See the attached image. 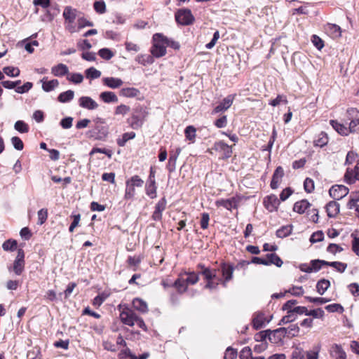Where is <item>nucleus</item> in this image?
Masks as SVG:
<instances>
[{"mask_svg": "<svg viewBox=\"0 0 359 359\" xmlns=\"http://www.w3.org/2000/svg\"><path fill=\"white\" fill-rule=\"evenodd\" d=\"M133 308L142 313H147L148 311V306L146 302L140 298H135L132 302Z\"/></svg>", "mask_w": 359, "mask_h": 359, "instance_id": "393cba45", "label": "nucleus"}, {"mask_svg": "<svg viewBox=\"0 0 359 359\" xmlns=\"http://www.w3.org/2000/svg\"><path fill=\"white\" fill-rule=\"evenodd\" d=\"M325 208L329 217H335L339 212L340 205L335 201H332L326 205Z\"/></svg>", "mask_w": 359, "mask_h": 359, "instance_id": "a211bd4d", "label": "nucleus"}, {"mask_svg": "<svg viewBox=\"0 0 359 359\" xmlns=\"http://www.w3.org/2000/svg\"><path fill=\"white\" fill-rule=\"evenodd\" d=\"M184 133L187 139L194 141L196 137V128L192 126H187L185 128Z\"/></svg>", "mask_w": 359, "mask_h": 359, "instance_id": "864d4df0", "label": "nucleus"}, {"mask_svg": "<svg viewBox=\"0 0 359 359\" xmlns=\"http://www.w3.org/2000/svg\"><path fill=\"white\" fill-rule=\"evenodd\" d=\"M175 20L182 25H189L193 23L194 18L189 9H180L175 13Z\"/></svg>", "mask_w": 359, "mask_h": 359, "instance_id": "20e7f679", "label": "nucleus"}, {"mask_svg": "<svg viewBox=\"0 0 359 359\" xmlns=\"http://www.w3.org/2000/svg\"><path fill=\"white\" fill-rule=\"evenodd\" d=\"M330 266L334 268L338 272L343 273L347 268V264L340 262H331Z\"/></svg>", "mask_w": 359, "mask_h": 359, "instance_id": "680f3d73", "label": "nucleus"}, {"mask_svg": "<svg viewBox=\"0 0 359 359\" xmlns=\"http://www.w3.org/2000/svg\"><path fill=\"white\" fill-rule=\"evenodd\" d=\"M11 143L13 145L14 148L18 151H21L24 148V144L21 139L17 136L13 137L11 138Z\"/></svg>", "mask_w": 359, "mask_h": 359, "instance_id": "052dcab7", "label": "nucleus"}, {"mask_svg": "<svg viewBox=\"0 0 359 359\" xmlns=\"http://www.w3.org/2000/svg\"><path fill=\"white\" fill-rule=\"evenodd\" d=\"M51 73L55 76H63L69 73V69L67 65L60 63L51 68Z\"/></svg>", "mask_w": 359, "mask_h": 359, "instance_id": "412c9836", "label": "nucleus"}, {"mask_svg": "<svg viewBox=\"0 0 359 359\" xmlns=\"http://www.w3.org/2000/svg\"><path fill=\"white\" fill-rule=\"evenodd\" d=\"M77 10L71 6H66L64 9L62 16L65 22H74L76 18Z\"/></svg>", "mask_w": 359, "mask_h": 359, "instance_id": "f3484780", "label": "nucleus"}, {"mask_svg": "<svg viewBox=\"0 0 359 359\" xmlns=\"http://www.w3.org/2000/svg\"><path fill=\"white\" fill-rule=\"evenodd\" d=\"M285 327H280L273 331L269 332V340L273 344H279L283 341L285 335Z\"/></svg>", "mask_w": 359, "mask_h": 359, "instance_id": "0eeeda50", "label": "nucleus"}, {"mask_svg": "<svg viewBox=\"0 0 359 359\" xmlns=\"http://www.w3.org/2000/svg\"><path fill=\"white\" fill-rule=\"evenodd\" d=\"M164 39L163 34H154L153 45L151 48V53L154 57H161L166 54V44Z\"/></svg>", "mask_w": 359, "mask_h": 359, "instance_id": "f03ea898", "label": "nucleus"}, {"mask_svg": "<svg viewBox=\"0 0 359 359\" xmlns=\"http://www.w3.org/2000/svg\"><path fill=\"white\" fill-rule=\"evenodd\" d=\"M103 83L112 89L118 88L123 83L121 79L115 77H106L102 79Z\"/></svg>", "mask_w": 359, "mask_h": 359, "instance_id": "6ab92c4d", "label": "nucleus"}, {"mask_svg": "<svg viewBox=\"0 0 359 359\" xmlns=\"http://www.w3.org/2000/svg\"><path fill=\"white\" fill-rule=\"evenodd\" d=\"M14 128L20 133H25L29 131V127L27 123L23 121H17L15 123Z\"/></svg>", "mask_w": 359, "mask_h": 359, "instance_id": "09e8293b", "label": "nucleus"}, {"mask_svg": "<svg viewBox=\"0 0 359 359\" xmlns=\"http://www.w3.org/2000/svg\"><path fill=\"white\" fill-rule=\"evenodd\" d=\"M137 314L132 310L122 311L120 314L121 322L128 326H133L135 324Z\"/></svg>", "mask_w": 359, "mask_h": 359, "instance_id": "9d476101", "label": "nucleus"}, {"mask_svg": "<svg viewBox=\"0 0 359 359\" xmlns=\"http://www.w3.org/2000/svg\"><path fill=\"white\" fill-rule=\"evenodd\" d=\"M345 181L348 184H353L355 180H359V162L356 163L354 169L348 168L344 175Z\"/></svg>", "mask_w": 359, "mask_h": 359, "instance_id": "1a4fd4ad", "label": "nucleus"}, {"mask_svg": "<svg viewBox=\"0 0 359 359\" xmlns=\"http://www.w3.org/2000/svg\"><path fill=\"white\" fill-rule=\"evenodd\" d=\"M323 239H324L323 232L322 231H318L313 233V234L311 236L310 242L312 243H315L317 242L322 241Z\"/></svg>", "mask_w": 359, "mask_h": 359, "instance_id": "bf43d9fd", "label": "nucleus"}, {"mask_svg": "<svg viewBox=\"0 0 359 359\" xmlns=\"http://www.w3.org/2000/svg\"><path fill=\"white\" fill-rule=\"evenodd\" d=\"M292 230L291 225L283 226L276 231V236L278 238H285L292 233Z\"/></svg>", "mask_w": 359, "mask_h": 359, "instance_id": "e433bc0d", "label": "nucleus"}, {"mask_svg": "<svg viewBox=\"0 0 359 359\" xmlns=\"http://www.w3.org/2000/svg\"><path fill=\"white\" fill-rule=\"evenodd\" d=\"M135 60L142 65L152 64L154 62L153 57L150 55H139L137 56Z\"/></svg>", "mask_w": 359, "mask_h": 359, "instance_id": "c9c22d12", "label": "nucleus"}, {"mask_svg": "<svg viewBox=\"0 0 359 359\" xmlns=\"http://www.w3.org/2000/svg\"><path fill=\"white\" fill-rule=\"evenodd\" d=\"M217 205L222 206L226 210H231L232 208H236L237 201L235 198H231L226 200L218 201H217Z\"/></svg>", "mask_w": 359, "mask_h": 359, "instance_id": "cd10ccee", "label": "nucleus"}, {"mask_svg": "<svg viewBox=\"0 0 359 359\" xmlns=\"http://www.w3.org/2000/svg\"><path fill=\"white\" fill-rule=\"evenodd\" d=\"M311 206L307 200H302L294 204L293 210L299 214H303Z\"/></svg>", "mask_w": 359, "mask_h": 359, "instance_id": "a878e982", "label": "nucleus"}, {"mask_svg": "<svg viewBox=\"0 0 359 359\" xmlns=\"http://www.w3.org/2000/svg\"><path fill=\"white\" fill-rule=\"evenodd\" d=\"M330 125L338 133L341 135H348L350 133L348 128L339 123L337 121L331 120Z\"/></svg>", "mask_w": 359, "mask_h": 359, "instance_id": "bb28decb", "label": "nucleus"}, {"mask_svg": "<svg viewBox=\"0 0 359 359\" xmlns=\"http://www.w3.org/2000/svg\"><path fill=\"white\" fill-rule=\"evenodd\" d=\"M265 208L270 212L276 210L280 205V200L274 194L267 196L264 199Z\"/></svg>", "mask_w": 359, "mask_h": 359, "instance_id": "ddd939ff", "label": "nucleus"}, {"mask_svg": "<svg viewBox=\"0 0 359 359\" xmlns=\"http://www.w3.org/2000/svg\"><path fill=\"white\" fill-rule=\"evenodd\" d=\"M86 76L88 79H95L101 76V72L95 67H90L85 71Z\"/></svg>", "mask_w": 359, "mask_h": 359, "instance_id": "58836bf2", "label": "nucleus"}, {"mask_svg": "<svg viewBox=\"0 0 359 359\" xmlns=\"http://www.w3.org/2000/svg\"><path fill=\"white\" fill-rule=\"evenodd\" d=\"M241 359H249L252 357V350L249 346L244 347L240 352Z\"/></svg>", "mask_w": 359, "mask_h": 359, "instance_id": "338daca9", "label": "nucleus"}, {"mask_svg": "<svg viewBox=\"0 0 359 359\" xmlns=\"http://www.w3.org/2000/svg\"><path fill=\"white\" fill-rule=\"evenodd\" d=\"M33 86L32 82H26L22 86H18L15 88V92L20 94L25 93L28 92Z\"/></svg>", "mask_w": 359, "mask_h": 359, "instance_id": "4d7b16f0", "label": "nucleus"}, {"mask_svg": "<svg viewBox=\"0 0 359 359\" xmlns=\"http://www.w3.org/2000/svg\"><path fill=\"white\" fill-rule=\"evenodd\" d=\"M348 119L351 121L348 130L350 133L356 130L357 126L359 125V111L355 108H351L347 110Z\"/></svg>", "mask_w": 359, "mask_h": 359, "instance_id": "423d86ee", "label": "nucleus"}, {"mask_svg": "<svg viewBox=\"0 0 359 359\" xmlns=\"http://www.w3.org/2000/svg\"><path fill=\"white\" fill-rule=\"evenodd\" d=\"M38 222L37 224L42 225L44 224L48 218V210L47 209L42 208L37 212Z\"/></svg>", "mask_w": 359, "mask_h": 359, "instance_id": "49530a36", "label": "nucleus"}, {"mask_svg": "<svg viewBox=\"0 0 359 359\" xmlns=\"http://www.w3.org/2000/svg\"><path fill=\"white\" fill-rule=\"evenodd\" d=\"M198 267L201 269V273L204 276L205 279L207 280H211L217 278V271L211 270L209 268L205 267L202 264H198Z\"/></svg>", "mask_w": 359, "mask_h": 359, "instance_id": "5701e85b", "label": "nucleus"}, {"mask_svg": "<svg viewBox=\"0 0 359 359\" xmlns=\"http://www.w3.org/2000/svg\"><path fill=\"white\" fill-rule=\"evenodd\" d=\"M126 182L135 187H142L144 184V181L138 175L131 177Z\"/></svg>", "mask_w": 359, "mask_h": 359, "instance_id": "c03bdc74", "label": "nucleus"}, {"mask_svg": "<svg viewBox=\"0 0 359 359\" xmlns=\"http://www.w3.org/2000/svg\"><path fill=\"white\" fill-rule=\"evenodd\" d=\"M17 241L13 239L6 241L3 245L2 248L5 251H14L17 248Z\"/></svg>", "mask_w": 359, "mask_h": 359, "instance_id": "a19ab883", "label": "nucleus"}, {"mask_svg": "<svg viewBox=\"0 0 359 359\" xmlns=\"http://www.w3.org/2000/svg\"><path fill=\"white\" fill-rule=\"evenodd\" d=\"M74 97V92L72 90H68L65 92L61 93L57 97V100L60 102L65 103L72 100Z\"/></svg>", "mask_w": 359, "mask_h": 359, "instance_id": "473e14b6", "label": "nucleus"}, {"mask_svg": "<svg viewBox=\"0 0 359 359\" xmlns=\"http://www.w3.org/2000/svg\"><path fill=\"white\" fill-rule=\"evenodd\" d=\"M351 236L353 238L352 241V250L359 256V237L353 233L351 234Z\"/></svg>", "mask_w": 359, "mask_h": 359, "instance_id": "774afa93", "label": "nucleus"}, {"mask_svg": "<svg viewBox=\"0 0 359 359\" xmlns=\"http://www.w3.org/2000/svg\"><path fill=\"white\" fill-rule=\"evenodd\" d=\"M234 100L233 95H229L224 98L220 103L216 106L213 110L214 113H219L228 109L232 104Z\"/></svg>", "mask_w": 359, "mask_h": 359, "instance_id": "9b49d317", "label": "nucleus"}, {"mask_svg": "<svg viewBox=\"0 0 359 359\" xmlns=\"http://www.w3.org/2000/svg\"><path fill=\"white\" fill-rule=\"evenodd\" d=\"M109 297V294L102 292L93 299V304L95 306H100Z\"/></svg>", "mask_w": 359, "mask_h": 359, "instance_id": "13d9d810", "label": "nucleus"}, {"mask_svg": "<svg viewBox=\"0 0 359 359\" xmlns=\"http://www.w3.org/2000/svg\"><path fill=\"white\" fill-rule=\"evenodd\" d=\"M280 103H284V104L287 103L286 96H285L283 95H278L275 99L271 100L269 102V104L273 107H276L278 104H280Z\"/></svg>", "mask_w": 359, "mask_h": 359, "instance_id": "603ef678", "label": "nucleus"}, {"mask_svg": "<svg viewBox=\"0 0 359 359\" xmlns=\"http://www.w3.org/2000/svg\"><path fill=\"white\" fill-rule=\"evenodd\" d=\"M296 319L295 315L292 313V310L287 312V315L283 316L280 320L278 325L287 324L292 322Z\"/></svg>", "mask_w": 359, "mask_h": 359, "instance_id": "6e6d98bb", "label": "nucleus"}, {"mask_svg": "<svg viewBox=\"0 0 359 359\" xmlns=\"http://www.w3.org/2000/svg\"><path fill=\"white\" fill-rule=\"evenodd\" d=\"M79 106L88 110H93L98 107L97 103L90 97L82 96L79 100Z\"/></svg>", "mask_w": 359, "mask_h": 359, "instance_id": "2eb2a0df", "label": "nucleus"}, {"mask_svg": "<svg viewBox=\"0 0 359 359\" xmlns=\"http://www.w3.org/2000/svg\"><path fill=\"white\" fill-rule=\"evenodd\" d=\"M135 137V133L134 132L125 133L121 138L117 140V144L119 147H124L128 140H133Z\"/></svg>", "mask_w": 359, "mask_h": 359, "instance_id": "f704fd0d", "label": "nucleus"}, {"mask_svg": "<svg viewBox=\"0 0 359 359\" xmlns=\"http://www.w3.org/2000/svg\"><path fill=\"white\" fill-rule=\"evenodd\" d=\"M25 252L22 249L18 250V254L12 266L8 268L9 271H13L15 275L20 276L25 269Z\"/></svg>", "mask_w": 359, "mask_h": 359, "instance_id": "7ed1b4c3", "label": "nucleus"}, {"mask_svg": "<svg viewBox=\"0 0 359 359\" xmlns=\"http://www.w3.org/2000/svg\"><path fill=\"white\" fill-rule=\"evenodd\" d=\"M100 98L105 103H116L118 101L116 95L111 91H104L100 94Z\"/></svg>", "mask_w": 359, "mask_h": 359, "instance_id": "aec40b11", "label": "nucleus"}, {"mask_svg": "<svg viewBox=\"0 0 359 359\" xmlns=\"http://www.w3.org/2000/svg\"><path fill=\"white\" fill-rule=\"evenodd\" d=\"M187 283L185 280L177 279L174 283V286L177 289L180 293H183L187 289Z\"/></svg>", "mask_w": 359, "mask_h": 359, "instance_id": "a18cd8bd", "label": "nucleus"}, {"mask_svg": "<svg viewBox=\"0 0 359 359\" xmlns=\"http://www.w3.org/2000/svg\"><path fill=\"white\" fill-rule=\"evenodd\" d=\"M147 114V111L143 107L138 106L133 109L127 122L133 129L138 130L143 126Z\"/></svg>", "mask_w": 359, "mask_h": 359, "instance_id": "f257e3e1", "label": "nucleus"}, {"mask_svg": "<svg viewBox=\"0 0 359 359\" xmlns=\"http://www.w3.org/2000/svg\"><path fill=\"white\" fill-rule=\"evenodd\" d=\"M120 95L126 97H135L140 95V91L135 88H124L121 90Z\"/></svg>", "mask_w": 359, "mask_h": 359, "instance_id": "c756f323", "label": "nucleus"}, {"mask_svg": "<svg viewBox=\"0 0 359 359\" xmlns=\"http://www.w3.org/2000/svg\"><path fill=\"white\" fill-rule=\"evenodd\" d=\"M130 110V108L129 106L126 104H120L117 106L115 109L114 114L115 115H126L127 114Z\"/></svg>", "mask_w": 359, "mask_h": 359, "instance_id": "3c124183", "label": "nucleus"}, {"mask_svg": "<svg viewBox=\"0 0 359 359\" xmlns=\"http://www.w3.org/2000/svg\"><path fill=\"white\" fill-rule=\"evenodd\" d=\"M238 353L236 349L228 347L225 351L224 359H235L237 357Z\"/></svg>", "mask_w": 359, "mask_h": 359, "instance_id": "69168bd1", "label": "nucleus"}, {"mask_svg": "<svg viewBox=\"0 0 359 359\" xmlns=\"http://www.w3.org/2000/svg\"><path fill=\"white\" fill-rule=\"evenodd\" d=\"M180 152H181V149L177 148L176 149L175 153L170 154L168 163L167 165V168L170 172H172L175 170L176 161H177V159L178 156L180 155Z\"/></svg>", "mask_w": 359, "mask_h": 359, "instance_id": "b1692460", "label": "nucleus"}, {"mask_svg": "<svg viewBox=\"0 0 359 359\" xmlns=\"http://www.w3.org/2000/svg\"><path fill=\"white\" fill-rule=\"evenodd\" d=\"M221 271L224 280L222 281L224 287L226 286V282L229 281L233 277V267L231 265L222 264L221 266Z\"/></svg>", "mask_w": 359, "mask_h": 359, "instance_id": "dca6fc26", "label": "nucleus"}, {"mask_svg": "<svg viewBox=\"0 0 359 359\" xmlns=\"http://www.w3.org/2000/svg\"><path fill=\"white\" fill-rule=\"evenodd\" d=\"M167 201L165 198H162L156 203L155 210L152 215V219L155 221H160L162 219V212L166 208Z\"/></svg>", "mask_w": 359, "mask_h": 359, "instance_id": "f8f14e48", "label": "nucleus"}, {"mask_svg": "<svg viewBox=\"0 0 359 359\" xmlns=\"http://www.w3.org/2000/svg\"><path fill=\"white\" fill-rule=\"evenodd\" d=\"M253 327L256 330L261 329L265 323V318L264 314L259 313L256 315L252 320Z\"/></svg>", "mask_w": 359, "mask_h": 359, "instance_id": "72a5a7b5", "label": "nucleus"}, {"mask_svg": "<svg viewBox=\"0 0 359 359\" xmlns=\"http://www.w3.org/2000/svg\"><path fill=\"white\" fill-rule=\"evenodd\" d=\"M126 191L124 198L126 200L131 199L134 197L135 194V187L131 186L129 183L126 182Z\"/></svg>", "mask_w": 359, "mask_h": 359, "instance_id": "8fccbe9b", "label": "nucleus"}, {"mask_svg": "<svg viewBox=\"0 0 359 359\" xmlns=\"http://www.w3.org/2000/svg\"><path fill=\"white\" fill-rule=\"evenodd\" d=\"M156 189L155 180H151V182H147L145 187L147 195L151 198H155L156 197Z\"/></svg>", "mask_w": 359, "mask_h": 359, "instance_id": "2f4dec72", "label": "nucleus"}, {"mask_svg": "<svg viewBox=\"0 0 359 359\" xmlns=\"http://www.w3.org/2000/svg\"><path fill=\"white\" fill-rule=\"evenodd\" d=\"M41 82L42 83V89L45 92H50L59 86V81L57 79L46 81V78H43Z\"/></svg>", "mask_w": 359, "mask_h": 359, "instance_id": "4be33fe9", "label": "nucleus"}, {"mask_svg": "<svg viewBox=\"0 0 359 359\" xmlns=\"http://www.w3.org/2000/svg\"><path fill=\"white\" fill-rule=\"evenodd\" d=\"M98 55L102 59L109 60L112 58L114 55V53L107 48H103L99 50Z\"/></svg>", "mask_w": 359, "mask_h": 359, "instance_id": "37998d69", "label": "nucleus"}, {"mask_svg": "<svg viewBox=\"0 0 359 359\" xmlns=\"http://www.w3.org/2000/svg\"><path fill=\"white\" fill-rule=\"evenodd\" d=\"M217 151L222 152L223 156L222 158H229L231 156L232 154V149L231 147L229 146L227 144L224 142L223 141L216 142L214 144L212 147Z\"/></svg>", "mask_w": 359, "mask_h": 359, "instance_id": "6e6552de", "label": "nucleus"}, {"mask_svg": "<svg viewBox=\"0 0 359 359\" xmlns=\"http://www.w3.org/2000/svg\"><path fill=\"white\" fill-rule=\"evenodd\" d=\"M265 259H266L268 266L274 264L278 267H280L283 264L282 259L276 253L267 254Z\"/></svg>", "mask_w": 359, "mask_h": 359, "instance_id": "c85d7f7f", "label": "nucleus"}, {"mask_svg": "<svg viewBox=\"0 0 359 359\" xmlns=\"http://www.w3.org/2000/svg\"><path fill=\"white\" fill-rule=\"evenodd\" d=\"M3 72L11 77H17L20 75V71L18 67H5L3 68Z\"/></svg>", "mask_w": 359, "mask_h": 359, "instance_id": "ea45409f", "label": "nucleus"}, {"mask_svg": "<svg viewBox=\"0 0 359 359\" xmlns=\"http://www.w3.org/2000/svg\"><path fill=\"white\" fill-rule=\"evenodd\" d=\"M304 188L306 192L311 193L314 190V182L311 178H306L304 182Z\"/></svg>", "mask_w": 359, "mask_h": 359, "instance_id": "e2e57ef3", "label": "nucleus"}, {"mask_svg": "<svg viewBox=\"0 0 359 359\" xmlns=\"http://www.w3.org/2000/svg\"><path fill=\"white\" fill-rule=\"evenodd\" d=\"M330 286V280L322 278L316 284V290L318 294L323 295Z\"/></svg>", "mask_w": 359, "mask_h": 359, "instance_id": "7c9ffc66", "label": "nucleus"}, {"mask_svg": "<svg viewBox=\"0 0 359 359\" xmlns=\"http://www.w3.org/2000/svg\"><path fill=\"white\" fill-rule=\"evenodd\" d=\"M325 309L328 312H338L341 313L344 311L343 306L339 304H332L325 306Z\"/></svg>", "mask_w": 359, "mask_h": 359, "instance_id": "5fc2aeb1", "label": "nucleus"}, {"mask_svg": "<svg viewBox=\"0 0 359 359\" xmlns=\"http://www.w3.org/2000/svg\"><path fill=\"white\" fill-rule=\"evenodd\" d=\"M348 189L344 185H334L330 190V196L334 200H339L346 196L348 194Z\"/></svg>", "mask_w": 359, "mask_h": 359, "instance_id": "39448f33", "label": "nucleus"}, {"mask_svg": "<svg viewBox=\"0 0 359 359\" xmlns=\"http://www.w3.org/2000/svg\"><path fill=\"white\" fill-rule=\"evenodd\" d=\"M269 332L270 330L261 331L255 335V340L256 341H264L267 338L269 339Z\"/></svg>", "mask_w": 359, "mask_h": 359, "instance_id": "0e129e2a", "label": "nucleus"}, {"mask_svg": "<svg viewBox=\"0 0 359 359\" xmlns=\"http://www.w3.org/2000/svg\"><path fill=\"white\" fill-rule=\"evenodd\" d=\"M285 335L289 338H292L297 336L299 331V327L297 325H291L288 327H285Z\"/></svg>", "mask_w": 359, "mask_h": 359, "instance_id": "79ce46f5", "label": "nucleus"}, {"mask_svg": "<svg viewBox=\"0 0 359 359\" xmlns=\"http://www.w3.org/2000/svg\"><path fill=\"white\" fill-rule=\"evenodd\" d=\"M283 175L284 170L283 168L281 166L277 167L272 176V180L270 184L271 189H276L278 187L280 183L282 181Z\"/></svg>", "mask_w": 359, "mask_h": 359, "instance_id": "4468645a", "label": "nucleus"}, {"mask_svg": "<svg viewBox=\"0 0 359 359\" xmlns=\"http://www.w3.org/2000/svg\"><path fill=\"white\" fill-rule=\"evenodd\" d=\"M93 7L95 11L100 14H103L106 12V4L102 0L95 1Z\"/></svg>", "mask_w": 359, "mask_h": 359, "instance_id": "de8ad7c7", "label": "nucleus"}, {"mask_svg": "<svg viewBox=\"0 0 359 359\" xmlns=\"http://www.w3.org/2000/svg\"><path fill=\"white\" fill-rule=\"evenodd\" d=\"M328 142V137L325 133L321 132L318 137L315 140L314 143L316 146L323 147V146L326 145Z\"/></svg>", "mask_w": 359, "mask_h": 359, "instance_id": "4c0bfd02", "label": "nucleus"}]
</instances>
